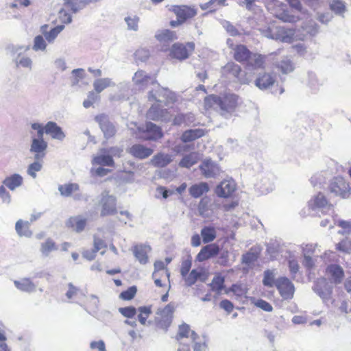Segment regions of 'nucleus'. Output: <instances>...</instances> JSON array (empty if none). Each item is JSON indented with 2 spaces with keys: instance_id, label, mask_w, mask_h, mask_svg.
<instances>
[{
  "instance_id": "nucleus-1",
  "label": "nucleus",
  "mask_w": 351,
  "mask_h": 351,
  "mask_svg": "<svg viewBox=\"0 0 351 351\" xmlns=\"http://www.w3.org/2000/svg\"><path fill=\"white\" fill-rule=\"evenodd\" d=\"M265 6L273 17L283 23H295L300 19L299 15L295 14L286 3L280 0H265Z\"/></svg>"
},
{
  "instance_id": "nucleus-2",
  "label": "nucleus",
  "mask_w": 351,
  "mask_h": 351,
  "mask_svg": "<svg viewBox=\"0 0 351 351\" xmlns=\"http://www.w3.org/2000/svg\"><path fill=\"white\" fill-rule=\"evenodd\" d=\"M169 10L176 16V20L170 21L169 25L172 27L180 26L186 22L193 19L197 14V9L195 5H172Z\"/></svg>"
},
{
  "instance_id": "nucleus-3",
  "label": "nucleus",
  "mask_w": 351,
  "mask_h": 351,
  "mask_svg": "<svg viewBox=\"0 0 351 351\" xmlns=\"http://www.w3.org/2000/svg\"><path fill=\"white\" fill-rule=\"evenodd\" d=\"M267 37L282 43H291L294 40L295 29L277 25L276 23H271L265 29Z\"/></svg>"
},
{
  "instance_id": "nucleus-4",
  "label": "nucleus",
  "mask_w": 351,
  "mask_h": 351,
  "mask_svg": "<svg viewBox=\"0 0 351 351\" xmlns=\"http://www.w3.org/2000/svg\"><path fill=\"white\" fill-rule=\"evenodd\" d=\"M32 128L37 131V136L32 137L30 152L35 154L36 160H42L46 155L47 143L44 140V128L42 124L34 123Z\"/></svg>"
},
{
  "instance_id": "nucleus-5",
  "label": "nucleus",
  "mask_w": 351,
  "mask_h": 351,
  "mask_svg": "<svg viewBox=\"0 0 351 351\" xmlns=\"http://www.w3.org/2000/svg\"><path fill=\"white\" fill-rule=\"evenodd\" d=\"M195 44L193 42L176 43L169 50V57L180 62L188 59L195 51Z\"/></svg>"
},
{
  "instance_id": "nucleus-6",
  "label": "nucleus",
  "mask_w": 351,
  "mask_h": 351,
  "mask_svg": "<svg viewBox=\"0 0 351 351\" xmlns=\"http://www.w3.org/2000/svg\"><path fill=\"white\" fill-rule=\"evenodd\" d=\"M330 193L341 198H347L351 193L350 184L342 176H337L332 179L328 184Z\"/></svg>"
},
{
  "instance_id": "nucleus-7",
  "label": "nucleus",
  "mask_w": 351,
  "mask_h": 351,
  "mask_svg": "<svg viewBox=\"0 0 351 351\" xmlns=\"http://www.w3.org/2000/svg\"><path fill=\"white\" fill-rule=\"evenodd\" d=\"M308 207L312 210L321 209L324 213H334L332 204L328 202L322 193H318L308 202Z\"/></svg>"
},
{
  "instance_id": "nucleus-8",
  "label": "nucleus",
  "mask_w": 351,
  "mask_h": 351,
  "mask_svg": "<svg viewBox=\"0 0 351 351\" xmlns=\"http://www.w3.org/2000/svg\"><path fill=\"white\" fill-rule=\"evenodd\" d=\"M219 107L223 112L232 113L235 111L240 104L239 95L234 93H227L219 97Z\"/></svg>"
},
{
  "instance_id": "nucleus-9",
  "label": "nucleus",
  "mask_w": 351,
  "mask_h": 351,
  "mask_svg": "<svg viewBox=\"0 0 351 351\" xmlns=\"http://www.w3.org/2000/svg\"><path fill=\"white\" fill-rule=\"evenodd\" d=\"M275 286L283 300H291L293 298L295 287L287 277L278 278L276 280Z\"/></svg>"
},
{
  "instance_id": "nucleus-10",
  "label": "nucleus",
  "mask_w": 351,
  "mask_h": 351,
  "mask_svg": "<svg viewBox=\"0 0 351 351\" xmlns=\"http://www.w3.org/2000/svg\"><path fill=\"white\" fill-rule=\"evenodd\" d=\"M138 131L142 134L141 138L147 141H156L163 136L160 127L152 122L146 123L145 127L138 128Z\"/></svg>"
},
{
  "instance_id": "nucleus-11",
  "label": "nucleus",
  "mask_w": 351,
  "mask_h": 351,
  "mask_svg": "<svg viewBox=\"0 0 351 351\" xmlns=\"http://www.w3.org/2000/svg\"><path fill=\"white\" fill-rule=\"evenodd\" d=\"M227 43L233 51L234 59L240 62L244 63L250 60L252 56V52L244 45H234L230 39H228Z\"/></svg>"
},
{
  "instance_id": "nucleus-12",
  "label": "nucleus",
  "mask_w": 351,
  "mask_h": 351,
  "mask_svg": "<svg viewBox=\"0 0 351 351\" xmlns=\"http://www.w3.org/2000/svg\"><path fill=\"white\" fill-rule=\"evenodd\" d=\"M313 290L324 302L328 301L331 298L332 288L325 278L317 279L314 283Z\"/></svg>"
},
{
  "instance_id": "nucleus-13",
  "label": "nucleus",
  "mask_w": 351,
  "mask_h": 351,
  "mask_svg": "<svg viewBox=\"0 0 351 351\" xmlns=\"http://www.w3.org/2000/svg\"><path fill=\"white\" fill-rule=\"evenodd\" d=\"M174 310V305L169 303L162 309L158 311L157 315L160 316V319L158 321L159 327L165 330L168 328L172 322Z\"/></svg>"
},
{
  "instance_id": "nucleus-14",
  "label": "nucleus",
  "mask_w": 351,
  "mask_h": 351,
  "mask_svg": "<svg viewBox=\"0 0 351 351\" xmlns=\"http://www.w3.org/2000/svg\"><path fill=\"white\" fill-rule=\"evenodd\" d=\"M237 185L232 180H224L215 189V193L220 197H231L236 191Z\"/></svg>"
},
{
  "instance_id": "nucleus-15",
  "label": "nucleus",
  "mask_w": 351,
  "mask_h": 351,
  "mask_svg": "<svg viewBox=\"0 0 351 351\" xmlns=\"http://www.w3.org/2000/svg\"><path fill=\"white\" fill-rule=\"evenodd\" d=\"M102 216L112 215L117 213V199L112 195H103L101 199Z\"/></svg>"
},
{
  "instance_id": "nucleus-16",
  "label": "nucleus",
  "mask_w": 351,
  "mask_h": 351,
  "mask_svg": "<svg viewBox=\"0 0 351 351\" xmlns=\"http://www.w3.org/2000/svg\"><path fill=\"white\" fill-rule=\"evenodd\" d=\"M95 120L99 123L106 138H110L114 136L116 134L115 127L108 121L106 115L99 114L95 117Z\"/></svg>"
},
{
  "instance_id": "nucleus-17",
  "label": "nucleus",
  "mask_w": 351,
  "mask_h": 351,
  "mask_svg": "<svg viewBox=\"0 0 351 351\" xmlns=\"http://www.w3.org/2000/svg\"><path fill=\"white\" fill-rule=\"evenodd\" d=\"M199 169L205 178H215L219 173V168L211 160H204L199 165Z\"/></svg>"
},
{
  "instance_id": "nucleus-18",
  "label": "nucleus",
  "mask_w": 351,
  "mask_h": 351,
  "mask_svg": "<svg viewBox=\"0 0 351 351\" xmlns=\"http://www.w3.org/2000/svg\"><path fill=\"white\" fill-rule=\"evenodd\" d=\"M219 252V247L215 243L208 244L202 248L197 255L196 259L199 262H202L218 254Z\"/></svg>"
},
{
  "instance_id": "nucleus-19",
  "label": "nucleus",
  "mask_w": 351,
  "mask_h": 351,
  "mask_svg": "<svg viewBox=\"0 0 351 351\" xmlns=\"http://www.w3.org/2000/svg\"><path fill=\"white\" fill-rule=\"evenodd\" d=\"M43 128L44 133L50 135L53 138L63 140L65 137L62 128L55 122L49 121L45 126H43Z\"/></svg>"
},
{
  "instance_id": "nucleus-20",
  "label": "nucleus",
  "mask_w": 351,
  "mask_h": 351,
  "mask_svg": "<svg viewBox=\"0 0 351 351\" xmlns=\"http://www.w3.org/2000/svg\"><path fill=\"white\" fill-rule=\"evenodd\" d=\"M276 78L269 73L260 74L255 80V85L261 90L267 89L274 85Z\"/></svg>"
},
{
  "instance_id": "nucleus-21",
  "label": "nucleus",
  "mask_w": 351,
  "mask_h": 351,
  "mask_svg": "<svg viewBox=\"0 0 351 351\" xmlns=\"http://www.w3.org/2000/svg\"><path fill=\"white\" fill-rule=\"evenodd\" d=\"M129 152L135 158L144 159L152 154L153 149L143 145L135 144L130 148Z\"/></svg>"
},
{
  "instance_id": "nucleus-22",
  "label": "nucleus",
  "mask_w": 351,
  "mask_h": 351,
  "mask_svg": "<svg viewBox=\"0 0 351 351\" xmlns=\"http://www.w3.org/2000/svg\"><path fill=\"white\" fill-rule=\"evenodd\" d=\"M150 247L144 245H136L132 248L133 254L135 258L141 264L145 265L148 261L147 253L150 251Z\"/></svg>"
},
{
  "instance_id": "nucleus-23",
  "label": "nucleus",
  "mask_w": 351,
  "mask_h": 351,
  "mask_svg": "<svg viewBox=\"0 0 351 351\" xmlns=\"http://www.w3.org/2000/svg\"><path fill=\"white\" fill-rule=\"evenodd\" d=\"M210 187L207 182H201L194 184L189 189V194L194 198H199L209 191Z\"/></svg>"
},
{
  "instance_id": "nucleus-24",
  "label": "nucleus",
  "mask_w": 351,
  "mask_h": 351,
  "mask_svg": "<svg viewBox=\"0 0 351 351\" xmlns=\"http://www.w3.org/2000/svg\"><path fill=\"white\" fill-rule=\"evenodd\" d=\"M155 38L160 43H168L178 39L176 32L168 29L158 31Z\"/></svg>"
},
{
  "instance_id": "nucleus-25",
  "label": "nucleus",
  "mask_w": 351,
  "mask_h": 351,
  "mask_svg": "<svg viewBox=\"0 0 351 351\" xmlns=\"http://www.w3.org/2000/svg\"><path fill=\"white\" fill-rule=\"evenodd\" d=\"M206 132L203 129H191L186 130L181 136V140L184 143H188L195 141L199 138L204 136Z\"/></svg>"
},
{
  "instance_id": "nucleus-26",
  "label": "nucleus",
  "mask_w": 351,
  "mask_h": 351,
  "mask_svg": "<svg viewBox=\"0 0 351 351\" xmlns=\"http://www.w3.org/2000/svg\"><path fill=\"white\" fill-rule=\"evenodd\" d=\"M58 250V245L51 238L47 239L40 243V252L43 257H48L53 252Z\"/></svg>"
},
{
  "instance_id": "nucleus-27",
  "label": "nucleus",
  "mask_w": 351,
  "mask_h": 351,
  "mask_svg": "<svg viewBox=\"0 0 351 351\" xmlns=\"http://www.w3.org/2000/svg\"><path fill=\"white\" fill-rule=\"evenodd\" d=\"M172 161L171 156L169 154L158 153L153 156L151 160L152 164L156 167H165Z\"/></svg>"
},
{
  "instance_id": "nucleus-28",
  "label": "nucleus",
  "mask_w": 351,
  "mask_h": 351,
  "mask_svg": "<svg viewBox=\"0 0 351 351\" xmlns=\"http://www.w3.org/2000/svg\"><path fill=\"white\" fill-rule=\"evenodd\" d=\"M327 271L335 284L341 282L344 276V271L341 266L335 264L330 265L327 267Z\"/></svg>"
},
{
  "instance_id": "nucleus-29",
  "label": "nucleus",
  "mask_w": 351,
  "mask_h": 351,
  "mask_svg": "<svg viewBox=\"0 0 351 351\" xmlns=\"http://www.w3.org/2000/svg\"><path fill=\"white\" fill-rule=\"evenodd\" d=\"M265 58L266 57L259 53H252V56L247 65L253 69H263L265 67Z\"/></svg>"
},
{
  "instance_id": "nucleus-30",
  "label": "nucleus",
  "mask_w": 351,
  "mask_h": 351,
  "mask_svg": "<svg viewBox=\"0 0 351 351\" xmlns=\"http://www.w3.org/2000/svg\"><path fill=\"white\" fill-rule=\"evenodd\" d=\"M23 184V178L19 174H13L5 178L3 185L11 191H14Z\"/></svg>"
},
{
  "instance_id": "nucleus-31",
  "label": "nucleus",
  "mask_w": 351,
  "mask_h": 351,
  "mask_svg": "<svg viewBox=\"0 0 351 351\" xmlns=\"http://www.w3.org/2000/svg\"><path fill=\"white\" fill-rule=\"evenodd\" d=\"M14 284L18 289L24 292H33L36 290V287L29 278H22L19 280H14Z\"/></svg>"
},
{
  "instance_id": "nucleus-32",
  "label": "nucleus",
  "mask_w": 351,
  "mask_h": 351,
  "mask_svg": "<svg viewBox=\"0 0 351 351\" xmlns=\"http://www.w3.org/2000/svg\"><path fill=\"white\" fill-rule=\"evenodd\" d=\"M199 160V154L197 152H191L183 156L179 162V166L189 169L197 163Z\"/></svg>"
},
{
  "instance_id": "nucleus-33",
  "label": "nucleus",
  "mask_w": 351,
  "mask_h": 351,
  "mask_svg": "<svg viewBox=\"0 0 351 351\" xmlns=\"http://www.w3.org/2000/svg\"><path fill=\"white\" fill-rule=\"evenodd\" d=\"M223 72L225 75H232L233 77L236 78H239L240 76V74L242 71L241 67L233 62H228L222 69Z\"/></svg>"
},
{
  "instance_id": "nucleus-34",
  "label": "nucleus",
  "mask_w": 351,
  "mask_h": 351,
  "mask_svg": "<svg viewBox=\"0 0 351 351\" xmlns=\"http://www.w3.org/2000/svg\"><path fill=\"white\" fill-rule=\"evenodd\" d=\"M15 229L20 237H29L32 235V231L29 230V222L28 221H17L15 225Z\"/></svg>"
},
{
  "instance_id": "nucleus-35",
  "label": "nucleus",
  "mask_w": 351,
  "mask_h": 351,
  "mask_svg": "<svg viewBox=\"0 0 351 351\" xmlns=\"http://www.w3.org/2000/svg\"><path fill=\"white\" fill-rule=\"evenodd\" d=\"M92 163L93 165H103L114 167V162L110 155H99L93 158Z\"/></svg>"
},
{
  "instance_id": "nucleus-36",
  "label": "nucleus",
  "mask_w": 351,
  "mask_h": 351,
  "mask_svg": "<svg viewBox=\"0 0 351 351\" xmlns=\"http://www.w3.org/2000/svg\"><path fill=\"white\" fill-rule=\"evenodd\" d=\"M167 110L160 109L158 106H152L147 112V116L149 119L154 121L161 120L166 114H167Z\"/></svg>"
},
{
  "instance_id": "nucleus-37",
  "label": "nucleus",
  "mask_w": 351,
  "mask_h": 351,
  "mask_svg": "<svg viewBox=\"0 0 351 351\" xmlns=\"http://www.w3.org/2000/svg\"><path fill=\"white\" fill-rule=\"evenodd\" d=\"M87 3V0H67L64 7L68 11L75 12L84 7Z\"/></svg>"
},
{
  "instance_id": "nucleus-38",
  "label": "nucleus",
  "mask_w": 351,
  "mask_h": 351,
  "mask_svg": "<svg viewBox=\"0 0 351 351\" xmlns=\"http://www.w3.org/2000/svg\"><path fill=\"white\" fill-rule=\"evenodd\" d=\"M260 250H256V248L252 247L249 252L242 256V263L250 265L254 263L258 258Z\"/></svg>"
},
{
  "instance_id": "nucleus-39",
  "label": "nucleus",
  "mask_w": 351,
  "mask_h": 351,
  "mask_svg": "<svg viewBox=\"0 0 351 351\" xmlns=\"http://www.w3.org/2000/svg\"><path fill=\"white\" fill-rule=\"evenodd\" d=\"M58 189L62 195L68 197L77 191L79 189V186L77 184L69 183L60 185Z\"/></svg>"
},
{
  "instance_id": "nucleus-40",
  "label": "nucleus",
  "mask_w": 351,
  "mask_h": 351,
  "mask_svg": "<svg viewBox=\"0 0 351 351\" xmlns=\"http://www.w3.org/2000/svg\"><path fill=\"white\" fill-rule=\"evenodd\" d=\"M201 235L202 237L203 242L204 243H208L215 239L216 232L213 228L204 227L201 230Z\"/></svg>"
},
{
  "instance_id": "nucleus-41",
  "label": "nucleus",
  "mask_w": 351,
  "mask_h": 351,
  "mask_svg": "<svg viewBox=\"0 0 351 351\" xmlns=\"http://www.w3.org/2000/svg\"><path fill=\"white\" fill-rule=\"evenodd\" d=\"M149 80L150 77L146 75L143 71H136L133 77L135 84L138 86L147 84Z\"/></svg>"
},
{
  "instance_id": "nucleus-42",
  "label": "nucleus",
  "mask_w": 351,
  "mask_h": 351,
  "mask_svg": "<svg viewBox=\"0 0 351 351\" xmlns=\"http://www.w3.org/2000/svg\"><path fill=\"white\" fill-rule=\"evenodd\" d=\"M275 274L274 271L267 269L264 271L263 284L267 287H273L275 285Z\"/></svg>"
},
{
  "instance_id": "nucleus-43",
  "label": "nucleus",
  "mask_w": 351,
  "mask_h": 351,
  "mask_svg": "<svg viewBox=\"0 0 351 351\" xmlns=\"http://www.w3.org/2000/svg\"><path fill=\"white\" fill-rule=\"evenodd\" d=\"M224 278L221 276L214 277L210 283L212 290L220 293L224 288Z\"/></svg>"
},
{
  "instance_id": "nucleus-44",
  "label": "nucleus",
  "mask_w": 351,
  "mask_h": 351,
  "mask_svg": "<svg viewBox=\"0 0 351 351\" xmlns=\"http://www.w3.org/2000/svg\"><path fill=\"white\" fill-rule=\"evenodd\" d=\"M202 276V273L197 271L196 269H193L189 275L184 278L185 284L187 287H191L193 285L198 278Z\"/></svg>"
},
{
  "instance_id": "nucleus-45",
  "label": "nucleus",
  "mask_w": 351,
  "mask_h": 351,
  "mask_svg": "<svg viewBox=\"0 0 351 351\" xmlns=\"http://www.w3.org/2000/svg\"><path fill=\"white\" fill-rule=\"evenodd\" d=\"M138 311L140 312V314L138 315V321L142 325H145L147 317L152 313L151 307L145 306H140Z\"/></svg>"
},
{
  "instance_id": "nucleus-46",
  "label": "nucleus",
  "mask_w": 351,
  "mask_h": 351,
  "mask_svg": "<svg viewBox=\"0 0 351 351\" xmlns=\"http://www.w3.org/2000/svg\"><path fill=\"white\" fill-rule=\"evenodd\" d=\"M110 85V80L109 79H98L95 81L93 86L96 93L99 94L102 90Z\"/></svg>"
},
{
  "instance_id": "nucleus-47",
  "label": "nucleus",
  "mask_w": 351,
  "mask_h": 351,
  "mask_svg": "<svg viewBox=\"0 0 351 351\" xmlns=\"http://www.w3.org/2000/svg\"><path fill=\"white\" fill-rule=\"evenodd\" d=\"M42 160H36L35 162L30 164L27 169V173L35 178L36 177V172L40 171L42 169L43 165L41 162Z\"/></svg>"
},
{
  "instance_id": "nucleus-48",
  "label": "nucleus",
  "mask_w": 351,
  "mask_h": 351,
  "mask_svg": "<svg viewBox=\"0 0 351 351\" xmlns=\"http://www.w3.org/2000/svg\"><path fill=\"white\" fill-rule=\"evenodd\" d=\"M86 221H67L66 226L69 228H73L76 232H81L83 231L86 226Z\"/></svg>"
},
{
  "instance_id": "nucleus-49",
  "label": "nucleus",
  "mask_w": 351,
  "mask_h": 351,
  "mask_svg": "<svg viewBox=\"0 0 351 351\" xmlns=\"http://www.w3.org/2000/svg\"><path fill=\"white\" fill-rule=\"evenodd\" d=\"M219 96L215 95H208L204 99V107L206 110H208L213 108L214 105L219 106Z\"/></svg>"
},
{
  "instance_id": "nucleus-50",
  "label": "nucleus",
  "mask_w": 351,
  "mask_h": 351,
  "mask_svg": "<svg viewBox=\"0 0 351 351\" xmlns=\"http://www.w3.org/2000/svg\"><path fill=\"white\" fill-rule=\"evenodd\" d=\"M63 28V25H58L51 29L49 32H44L46 40L48 42H52Z\"/></svg>"
},
{
  "instance_id": "nucleus-51",
  "label": "nucleus",
  "mask_w": 351,
  "mask_h": 351,
  "mask_svg": "<svg viewBox=\"0 0 351 351\" xmlns=\"http://www.w3.org/2000/svg\"><path fill=\"white\" fill-rule=\"evenodd\" d=\"M336 249L341 252L351 253V241L348 239H343L337 244Z\"/></svg>"
},
{
  "instance_id": "nucleus-52",
  "label": "nucleus",
  "mask_w": 351,
  "mask_h": 351,
  "mask_svg": "<svg viewBox=\"0 0 351 351\" xmlns=\"http://www.w3.org/2000/svg\"><path fill=\"white\" fill-rule=\"evenodd\" d=\"M278 68L284 74L289 73L293 70L292 62L289 60H282L278 64Z\"/></svg>"
},
{
  "instance_id": "nucleus-53",
  "label": "nucleus",
  "mask_w": 351,
  "mask_h": 351,
  "mask_svg": "<svg viewBox=\"0 0 351 351\" xmlns=\"http://www.w3.org/2000/svg\"><path fill=\"white\" fill-rule=\"evenodd\" d=\"M137 291V289L135 286L129 287L126 291H124L120 293V298L124 300H130L132 299Z\"/></svg>"
},
{
  "instance_id": "nucleus-54",
  "label": "nucleus",
  "mask_w": 351,
  "mask_h": 351,
  "mask_svg": "<svg viewBox=\"0 0 351 351\" xmlns=\"http://www.w3.org/2000/svg\"><path fill=\"white\" fill-rule=\"evenodd\" d=\"M99 99V95L97 93H95L91 91L89 93L88 95V99L84 100L83 102V106L88 108L90 107L94 103H95Z\"/></svg>"
},
{
  "instance_id": "nucleus-55",
  "label": "nucleus",
  "mask_w": 351,
  "mask_h": 351,
  "mask_svg": "<svg viewBox=\"0 0 351 351\" xmlns=\"http://www.w3.org/2000/svg\"><path fill=\"white\" fill-rule=\"evenodd\" d=\"M119 311L128 318H132L136 313V309L134 306L121 307L119 308Z\"/></svg>"
},
{
  "instance_id": "nucleus-56",
  "label": "nucleus",
  "mask_w": 351,
  "mask_h": 351,
  "mask_svg": "<svg viewBox=\"0 0 351 351\" xmlns=\"http://www.w3.org/2000/svg\"><path fill=\"white\" fill-rule=\"evenodd\" d=\"M209 200L206 198H202L198 204V211L201 216L206 217L208 211Z\"/></svg>"
},
{
  "instance_id": "nucleus-57",
  "label": "nucleus",
  "mask_w": 351,
  "mask_h": 351,
  "mask_svg": "<svg viewBox=\"0 0 351 351\" xmlns=\"http://www.w3.org/2000/svg\"><path fill=\"white\" fill-rule=\"evenodd\" d=\"M218 259L217 261V263L221 266H228L229 265V252L227 250H223L221 252Z\"/></svg>"
},
{
  "instance_id": "nucleus-58",
  "label": "nucleus",
  "mask_w": 351,
  "mask_h": 351,
  "mask_svg": "<svg viewBox=\"0 0 351 351\" xmlns=\"http://www.w3.org/2000/svg\"><path fill=\"white\" fill-rule=\"evenodd\" d=\"M338 226L341 230L338 231L339 234H346L351 232V224L349 221H338Z\"/></svg>"
},
{
  "instance_id": "nucleus-59",
  "label": "nucleus",
  "mask_w": 351,
  "mask_h": 351,
  "mask_svg": "<svg viewBox=\"0 0 351 351\" xmlns=\"http://www.w3.org/2000/svg\"><path fill=\"white\" fill-rule=\"evenodd\" d=\"M128 24V28L132 30H136L139 19L136 16H129L125 19Z\"/></svg>"
},
{
  "instance_id": "nucleus-60",
  "label": "nucleus",
  "mask_w": 351,
  "mask_h": 351,
  "mask_svg": "<svg viewBox=\"0 0 351 351\" xmlns=\"http://www.w3.org/2000/svg\"><path fill=\"white\" fill-rule=\"evenodd\" d=\"M0 201L3 204H9L11 202V196L3 185L0 186Z\"/></svg>"
},
{
  "instance_id": "nucleus-61",
  "label": "nucleus",
  "mask_w": 351,
  "mask_h": 351,
  "mask_svg": "<svg viewBox=\"0 0 351 351\" xmlns=\"http://www.w3.org/2000/svg\"><path fill=\"white\" fill-rule=\"evenodd\" d=\"M190 328L189 326L186 324H183L179 327V332L178 335L177 339L180 340L184 337H188L189 334L190 333Z\"/></svg>"
},
{
  "instance_id": "nucleus-62",
  "label": "nucleus",
  "mask_w": 351,
  "mask_h": 351,
  "mask_svg": "<svg viewBox=\"0 0 351 351\" xmlns=\"http://www.w3.org/2000/svg\"><path fill=\"white\" fill-rule=\"evenodd\" d=\"M255 305L266 312H271L273 310V307L268 302L259 299L255 303Z\"/></svg>"
},
{
  "instance_id": "nucleus-63",
  "label": "nucleus",
  "mask_w": 351,
  "mask_h": 351,
  "mask_svg": "<svg viewBox=\"0 0 351 351\" xmlns=\"http://www.w3.org/2000/svg\"><path fill=\"white\" fill-rule=\"evenodd\" d=\"M67 12L69 11L66 8L60 10L58 13V18L60 22L63 23H69L71 21V16Z\"/></svg>"
},
{
  "instance_id": "nucleus-64",
  "label": "nucleus",
  "mask_w": 351,
  "mask_h": 351,
  "mask_svg": "<svg viewBox=\"0 0 351 351\" xmlns=\"http://www.w3.org/2000/svg\"><path fill=\"white\" fill-rule=\"evenodd\" d=\"M279 250V244L276 242L270 241L267 245V252L271 255V257L276 256Z\"/></svg>"
}]
</instances>
